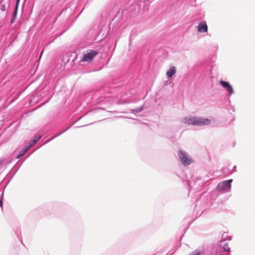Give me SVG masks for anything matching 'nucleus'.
<instances>
[{
	"label": "nucleus",
	"mask_w": 255,
	"mask_h": 255,
	"mask_svg": "<svg viewBox=\"0 0 255 255\" xmlns=\"http://www.w3.org/2000/svg\"><path fill=\"white\" fill-rule=\"evenodd\" d=\"M178 157L184 166H187L190 165L191 163V159L189 158V155L184 151L179 150L177 153Z\"/></svg>",
	"instance_id": "nucleus-1"
},
{
	"label": "nucleus",
	"mask_w": 255,
	"mask_h": 255,
	"mask_svg": "<svg viewBox=\"0 0 255 255\" xmlns=\"http://www.w3.org/2000/svg\"><path fill=\"white\" fill-rule=\"evenodd\" d=\"M98 52L97 51L93 50H88L84 52L83 54V58L81 61L82 62H91L94 57L98 54Z\"/></svg>",
	"instance_id": "nucleus-2"
},
{
	"label": "nucleus",
	"mask_w": 255,
	"mask_h": 255,
	"mask_svg": "<svg viewBox=\"0 0 255 255\" xmlns=\"http://www.w3.org/2000/svg\"><path fill=\"white\" fill-rule=\"evenodd\" d=\"M232 181V179H229L219 183L217 186V189L221 191H230Z\"/></svg>",
	"instance_id": "nucleus-3"
},
{
	"label": "nucleus",
	"mask_w": 255,
	"mask_h": 255,
	"mask_svg": "<svg viewBox=\"0 0 255 255\" xmlns=\"http://www.w3.org/2000/svg\"><path fill=\"white\" fill-rule=\"evenodd\" d=\"M210 124V121L208 119L201 117L192 118V125L196 126H206Z\"/></svg>",
	"instance_id": "nucleus-4"
},
{
	"label": "nucleus",
	"mask_w": 255,
	"mask_h": 255,
	"mask_svg": "<svg viewBox=\"0 0 255 255\" xmlns=\"http://www.w3.org/2000/svg\"><path fill=\"white\" fill-rule=\"evenodd\" d=\"M220 84L223 88L229 92L230 94L234 93V90L232 86L228 82L221 80L220 82Z\"/></svg>",
	"instance_id": "nucleus-5"
},
{
	"label": "nucleus",
	"mask_w": 255,
	"mask_h": 255,
	"mask_svg": "<svg viewBox=\"0 0 255 255\" xmlns=\"http://www.w3.org/2000/svg\"><path fill=\"white\" fill-rule=\"evenodd\" d=\"M197 29L199 32H204L207 31V25L206 22L202 21L200 22L197 26Z\"/></svg>",
	"instance_id": "nucleus-6"
},
{
	"label": "nucleus",
	"mask_w": 255,
	"mask_h": 255,
	"mask_svg": "<svg viewBox=\"0 0 255 255\" xmlns=\"http://www.w3.org/2000/svg\"><path fill=\"white\" fill-rule=\"evenodd\" d=\"M176 70L174 66H170L169 69L166 72V76L168 78L172 77L176 73Z\"/></svg>",
	"instance_id": "nucleus-7"
},
{
	"label": "nucleus",
	"mask_w": 255,
	"mask_h": 255,
	"mask_svg": "<svg viewBox=\"0 0 255 255\" xmlns=\"http://www.w3.org/2000/svg\"><path fill=\"white\" fill-rule=\"evenodd\" d=\"M41 137V135H36L34 138L30 142L29 146L31 147L35 144Z\"/></svg>",
	"instance_id": "nucleus-8"
},
{
	"label": "nucleus",
	"mask_w": 255,
	"mask_h": 255,
	"mask_svg": "<svg viewBox=\"0 0 255 255\" xmlns=\"http://www.w3.org/2000/svg\"><path fill=\"white\" fill-rule=\"evenodd\" d=\"M30 148V147L28 145L25 146L24 148L21 150L19 152L18 155L17 156V158L20 157L23 155L25 154V153Z\"/></svg>",
	"instance_id": "nucleus-9"
},
{
	"label": "nucleus",
	"mask_w": 255,
	"mask_h": 255,
	"mask_svg": "<svg viewBox=\"0 0 255 255\" xmlns=\"http://www.w3.org/2000/svg\"><path fill=\"white\" fill-rule=\"evenodd\" d=\"M182 123L185 124H187L188 125L191 124V118H184L182 120Z\"/></svg>",
	"instance_id": "nucleus-10"
},
{
	"label": "nucleus",
	"mask_w": 255,
	"mask_h": 255,
	"mask_svg": "<svg viewBox=\"0 0 255 255\" xmlns=\"http://www.w3.org/2000/svg\"><path fill=\"white\" fill-rule=\"evenodd\" d=\"M223 249L224 252L229 253L230 252V248L227 243H225L223 246Z\"/></svg>",
	"instance_id": "nucleus-11"
},
{
	"label": "nucleus",
	"mask_w": 255,
	"mask_h": 255,
	"mask_svg": "<svg viewBox=\"0 0 255 255\" xmlns=\"http://www.w3.org/2000/svg\"><path fill=\"white\" fill-rule=\"evenodd\" d=\"M68 128H66V129H65V130H64V131H63L62 132L59 133L58 134H57L56 135H55V136L52 137H51V138H49V139L47 141H46V142H45V143H47V142H49V141H50V140H52V139H53V138H54L55 137H57V136H59V135H60L61 134H62V133H63L64 132H65L67 129H68Z\"/></svg>",
	"instance_id": "nucleus-12"
},
{
	"label": "nucleus",
	"mask_w": 255,
	"mask_h": 255,
	"mask_svg": "<svg viewBox=\"0 0 255 255\" xmlns=\"http://www.w3.org/2000/svg\"><path fill=\"white\" fill-rule=\"evenodd\" d=\"M19 1V0H17L16 4V6H15V11L14 12V16H16V10H17V6H18Z\"/></svg>",
	"instance_id": "nucleus-13"
},
{
	"label": "nucleus",
	"mask_w": 255,
	"mask_h": 255,
	"mask_svg": "<svg viewBox=\"0 0 255 255\" xmlns=\"http://www.w3.org/2000/svg\"><path fill=\"white\" fill-rule=\"evenodd\" d=\"M193 255H201V253L198 251H195Z\"/></svg>",
	"instance_id": "nucleus-14"
},
{
	"label": "nucleus",
	"mask_w": 255,
	"mask_h": 255,
	"mask_svg": "<svg viewBox=\"0 0 255 255\" xmlns=\"http://www.w3.org/2000/svg\"><path fill=\"white\" fill-rule=\"evenodd\" d=\"M142 110V107H141L140 108H138V109H136L135 111L136 112L138 113L140 112Z\"/></svg>",
	"instance_id": "nucleus-15"
},
{
	"label": "nucleus",
	"mask_w": 255,
	"mask_h": 255,
	"mask_svg": "<svg viewBox=\"0 0 255 255\" xmlns=\"http://www.w3.org/2000/svg\"><path fill=\"white\" fill-rule=\"evenodd\" d=\"M186 184L189 187L190 184V181L189 180H187L186 181Z\"/></svg>",
	"instance_id": "nucleus-16"
},
{
	"label": "nucleus",
	"mask_w": 255,
	"mask_h": 255,
	"mask_svg": "<svg viewBox=\"0 0 255 255\" xmlns=\"http://www.w3.org/2000/svg\"><path fill=\"white\" fill-rule=\"evenodd\" d=\"M15 17H13L12 18V19H11V22L12 23H13V22H14V21H15Z\"/></svg>",
	"instance_id": "nucleus-17"
},
{
	"label": "nucleus",
	"mask_w": 255,
	"mask_h": 255,
	"mask_svg": "<svg viewBox=\"0 0 255 255\" xmlns=\"http://www.w3.org/2000/svg\"><path fill=\"white\" fill-rule=\"evenodd\" d=\"M2 205V202L1 200H0V206L1 207Z\"/></svg>",
	"instance_id": "nucleus-18"
},
{
	"label": "nucleus",
	"mask_w": 255,
	"mask_h": 255,
	"mask_svg": "<svg viewBox=\"0 0 255 255\" xmlns=\"http://www.w3.org/2000/svg\"><path fill=\"white\" fill-rule=\"evenodd\" d=\"M42 53H43V51L41 52L40 56H41V55L42 54Z\"/></svg>",
	"instance_id": "nucleus-19"
}]
</instances>
